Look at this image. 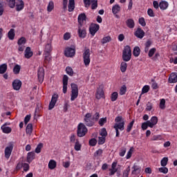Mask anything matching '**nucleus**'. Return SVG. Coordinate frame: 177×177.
<instances>
[{
  "label": "nucleus",
  "mask_w": 177,
  "mask_h": 177,
  "mask_svg": "<svg viewBox=\"0 0 177 177\" xmlns=\"http://www.w3.org/2000/svg\"><path fill=\"white\" fill-rule=\"evenodd\" d=\"M26 42H27L26 37H22L18 39L17 44L18 45H26Z\"/></svg>",
  "instance_id": "de8ad7c7"
},
{
  "label": "nucleus",
  "mask_w": 177,
  "mask_h": 177,
  "mask_svg": "<svg viewBox=\"0 0 177 177\" xmlns=\"http://www.w3.org/2000/svg\"><path fill=\"white\" fill-rule=\"evenodd\" d=\"M1 130L3 133H10L12 132V128L9 127L1 126Z\"/></svg>",
  "instance_id": "4c0bfd02"
},
{
  "label": "nucleus",
  "mask_w": 177,
  "mask_h": 177,
  "mask_svg": "<svg viewBox=\"0 0 177 177\" xmlns=\"http://www.w3.org/2000/svg\"><path fill=\"white\" fill-rule=\"evenodd\" d=\"M22 82L20 80L16 79L12 82L13 89H20L21 88Z\"/></svg>",
  "instance_id": "f3484780"
},
{
  "label": "nucleus",
  "mask_w": 177,
  "mask_h": 177,
  "mask_svg": "<svg viewBox=\"0 0 177 177\" xmlns=\"http://www.w3.org/2000/svg\"><path fill=\"white\" fill-rule=\"evenodd\" d=\"M132 57V50H131V46H126L122 53V59L124 62H129Z\"/></svg>",
  "instance_id": "f03ea898"
},
{
  "label": "nucleus",
  "mask_w": 177,
  "mask_h": 177,
  "mask_svg": "<svg viewBox=\"0 0 177 177\" xmlns=\"http://www.w3.org/2000/svg\"><path fill=\"white\" fill-rule=\"evenodd\" d=\"M167 164H168V158L165 157L160 161V165L162 167H167Z\"/></svg>",
  "instance_id": "8fccbe9b"
},
{
  "label": "nucleus",
  "mask_w": 177,
  "mask_h": 177,
  "mask_svg": "<svg viewBox=\"0 0 177 177\" xmlns=\"http://www.w3.org/2000/svg\"><path fill=\"white\" fill-rule=\"evenodd\" d=\"M8 6L11 9H14V8L16 6V0H6Z\"/></svg>",
  "instance_id": "72a5a7b5"
},
{
  "label": "nucleus",
  "mask_w": 177,
  "mask_h": 177,
  "mask_svg": "<svg viewBox=\"0 0 177 177\" xmlns=\"http://www.w3.org/2000/svg\"><path fill=\"white\" fill-rule=\"evenodd\" d=\"M57 99H59V95L57 93H54L52 96L51 100L48 105V110H52L56 106V103H57Z\"/></svg>",
  "instance_id": "0eeeda50"
},
{
  "label": "nucleus",
  "mask_w": 177,
  "mask_h": 177,
  "mask_svg": "<svg viewBox=\"0 0 177 177\" xmlns=\"http://www.w3.org/2000/svg\"><path fill=\"white\" fill-rule=\"evenodd\" d=\"M132 153H133V147H131L129 150L127 155L126 156L127 160H129L132 157Z\"/></svg>",
  "instance_id": "603ef678"
},
{
  "label": "nucleus",
  "mask_w": 177,
  "mask_h": 177,
  "mask_svg": "<svg viewBox=\"0 0 177 177\" xmlns=\"http://www.w3.org/2000/svg\"><path fill=\"white\" fill-rule=\"evenodd\" d=\"M133 124H135V119H133L127 126V132L129 133L132 130L133 127Z\"/></svg>",
  "instance_id": "49530a36"
},
{
  "label": "nucleus",
  "mask_w": 177,
  "mask_h": 177,
  "mask_svg": "<svg viewBox=\"0 0 177 177\" xmlns=\"http://www.w3.org/2000/svg\"><path fill=\"white\" fill-rule=\"evenodd\" d=\"M83 62L86 67L91 64V50L89 48H86L83 52Z\"/></svg>",
  "instance_id": "20e7f679"
},
{
  "label": "nucleus",
  "mask_w": 177,
  "mask_h": 177,
  "mask_svg": "<svg viewBox=\"0 0 177 177\" xmlns=\"http://www.w3.org/2000/svg\"><path fill=\"white\" fill-rule=\"evenodd\" d=\"M15 7L17 12L23 10L24 9V1L23 0H17V2H15Z\"/></svg>",
  "instance_id": "f8f14e48"
},
{
  "label": "nucleus",
  "mask_w": 177,
  "mask_h": 177,
  "mask_svg": "<svg viewBox=\"0 0 177 177\" xmlns=\"http://www.w3.org/2000/svg\"><path fill=\"white\" fill-rule=\"evenodd\" d=\"M169 84H175L177 82V74L176 73H171L169 77Z\"/></svg>",
  "instance_id": "5701e85b"
},
{
  "label": "nucleus",
  "mask_w": 177,
  "mask_h": 177,
  "mask_svg": "<svg viewBox=\"0 0 177 177\" xmlns=\"http://www.w3.org/2000/svg\"><path fill=\"white\" fill-rule=\"evenodd\" d=\"M121 10V6L118 4H115L112 7V13L117 15Z\"/></svg>",
  "instance_id": "a878e982"
},
{
  "label": "nucleus",
  "mask_w": 177,
  "mask_h": 177,
  "mask_svg": "<svg viewBox=\"0 0 177 177\" xmlns=\"http://www.w3.org/2000/svg\"><path fill=\"white\" fill-rule=\"evenodd\" d=\"M149 127H150V124L149 123L148 121H147L142 124L141 128H142V131H146V129H147V128H149Z\"/></svg>",
  "instance_id": "3c124183"
},
{
  "label": "nucleus",
  "mask_w": 177,
  "mask_h": 177,
  "mask_svg": "<svg viewBox=\"0 0 177 177\" xmlns=\"http://www.w3.org/2000/svg\"><path fill=\"white\" fill-rule=\"evenodd\" d=\"M22 167H24V171L27 172L30 169V165L28 163H23Z\"/></svg>",
  "instance_id": "774afa93"
},
{
  "label": "nucleus",
  "mask_w": 177,
  "mask_h": 177,
  "mask_svg": "<svg viewBox=\"0 0 177 177\" xmlns=\"http://www.w3.org/2000/svg\"><path fill=\"white\" fill-rule=\"evenodd\" d=\"M95 99L100 100V99H104V91L103 89H98L95 93Z\"/></svg>",
  "instance_id": "2eb2a0df"
},
{
  "label": "nucleus",
  "mask_w": 177,
  "mask_h": 177,
  "mask_svg": "<svg viewBox=\"0 0 177 177\" xmlns=\"http://www.w3.org/2000/svg\"><path fill=\"white\" fill-rule=\"evenodd\" d=\"M41 109H42V105L41 103L38 102L36 104V109L34 113V118L37 119V117H39V112L41 111Z\"/></svg>",
  "instance_id": "a211bd4d"
},
{
  "label": "nucleus",
  "mask_w": 177,
  "mask_h": 177,
  "mask_svg": "<svg viewBox=\"0 0 177 177\" xmlns=\"http://www.w3.org/2000/svg\"><path fill=\"white\" fill-rule=\"evenodd\" d=\"M151 88L152 89H158V84H157V82H156V81L154 80V79L151 80Z\"/></svg>",
  "instance_id": "6e6d98bb"
},
{
  "label": "nucleus",
  "mask_w": 177,
  "mask_h": 177,
  "mask_svg": "<svg viewBox=\"0 0 177 177\" xmlns=\"http://www.w3.org/2000/svg\"><path fill=\"white\" fill-rule=\"evenodd\" d=\"M91 9L95 10L97 8V0H91Z\"/></svg>",
  "instance_id": "09e8293b"
},
{
  "label": "nucleus",
  "mask_w": 177,
  "mask_h": 177,
  "mask_svg": "<svg viewBox=\"0 0 177 177\" xmlns=\"http://www.w3.org/2000/svg\"><path fill=\"white\" fill-rule=\"evenodd\" d=\"M63 89H67V85L68 84V76L64 75L63 76Z\"/></svg>",
  "instance_id": "7c9ffc66"
},
{
  "label": "nucleus",
  "mask_w": 177,
  "mask_h": 177,
  "mask_svg": "<svg viewBox=\"0 0 177 177\" xmlns=\"http://www.w3.org/2000/svg\"><path fill=\"white\" fill-rule=\"evenodd\" d=\"M64 55L66 57H74L75 56V46L67 47L64 51Z\"/></svg>",
  "instance_id": "39448f33"
},
{
  "label": "nucleus",
  "mask_w": 177,
  "mask_h": 177,
  "mask_svg": "<svg viewBox=\"0 0 177 177\" xmlns=\"http://www.w3.org/2000/svg\"><path fill=\"white\" fill-rule=\"evenodd\" d=\"M88 132V129L83 123H80L77 127V135L79 138H84Z\"/></svg>",
  "instance_id": "7ed1b4c3"
},
{
  "label": "nucleus",
  "mask_w": 177,
  "mask_h": 177,
  "mask_svg": "<svg viewBox=\"0 0 177 177\" xmlns=\"http://www.w3.org/2000/svg\"><path fill=\"white\" fill-rule=\"evenodd\" d=\"M32 55H34V53L31 50L30 47H26L25 50V54H24V57L26 59H30V57H32Z\"/></svg>",
  "instance_id": "6ab92c4d"
},
{
  "label": "nucleus",
  "mask_w": 177,
  "mask_h": 177,
  "mask_svg": "<svg viewBox=\"0 0 177 177\" xmlns=\"http://www.w3.org/2000/svg\"><path fill=\"white\" fill-rule=\"evenodd\" d=\"M135 37L142 39L145 37V31L140 28H138L137 30L134 33Z\"/></svg>",
  "instance_id": "4468645a"
},
{
  "label": "nucleus",
  "mask_w": 177,
  "mask_h": 177,
  "mask_svg": "<svg viewBox=\"0 0 177 177\" xmlns=\"http://www.w3.org/2000/svg\"><path fill=\"white\" fill-rule=\"evenodd\" d=\"M109 176H113L115 175L116 172L118 171V169L117 168V162H113L111 165V168L109 169Z\"/></svg>",
  "instance_id": "ddd939ff"
},
{
  "label": "nucleus",
  "mask_w": 177,
  "mask_h": 177,
  "mask_svg": "<svg viewBox=\"0 0 177 177\" xmlns=\"http://www.w3.org/2000/svg\"><path fill=\"white\" fill-rule=\"evenodd\" d=\"M75 150H76V151H80V150H81V144H80V141H78V140H76Z\"/></svg>",
  "instance_id": "864d4df0"
},
{
  "label": "nucleus",
  "mask_w": 177,
  "mask_h": 177,
  "mask_svg": "<svg viewBox=\"0 0 177 177\" xmlns=\"http://www.w3.org/2000/svg\"><path fill=\"white\" fill-rule=\"evenodd\" d=\"M71 96V102H74L78 97V89H72Z\"/></svg>",
  "instance_id": "393cba45"
},
{
  "label": "nucleus",
  "mask_w": 177,
  "mask_h": 177,
  "mask_svg": "<svg viewBox=\"0 0 177 177\" xmlns=\"http://www.w3.org/2000/svg\"><path fill=\"white\" fill-rule=\"evenodd\" d=\"M115 122L116 123L114 124L113 128L116 132V138H118L120 136V131H124V129L125 122L122 120V116H118L115 119Z\"/></svg>",
  "instance_id": "f257e3e1"
},
{
  "label": "nucleus",
  "mask_w": 177,
  "mask_h": 177,
  "mask_svg": "<svg viewBox=\"0 0 177 177\" xmlns=\"http://www.w3.org/2000/svg\"><path fill=\"white\" fill-rule=\"evenodd\" d=\"M133 171H131V175H139L140 174L142 169L138 165L134 164L132 167Z\"/></svg>",
  "instance_id": "dca6fc26"
},
{
  "label": "nucleus",
  "mask_w": 177,
  "mask_h": 177,
  "mask_svg": "<svg viewBox=\"0 0 177 177\" xmlns=\"http://www.w3.org/2000/svg\"><path fill=\"white\" fill-rule=\"evenodd\" d=\"M35 158V152H28L26 158V161L29 164Z\"/></svg>",
  "instance_id": "b1692460"
},
{
  "label": "nucleus",
  "mask_w": 177,
  "mask_h": 177,
  "mask_svg": "<svg viewBox=\"0 0 177 177\" xmlns=\"http://www.w3.org/2000/svg\"><path fill=\"white\" fill-rule=\"evenodd\" d=\"M68 3V0H63L62 5H63V9L66 12L67 10V5Z\"/></svg>",
  "instance_id": "338daca9"
},
{
  "label": "nucleus",
  "mask_w": 177,
  "mask_h": 177,
  "mask_svg": "<svg viewBox=\"0 0 177 177\" xmlns=\"http://www.w3.org/2000/svg\"><path fill=\"white\" fill-rule=\"evenodd\" d=\"M21 68V66H20V65L16 64L13 68L14 74H19Z\"/></svg>",
  "instance_id": "a19ab883"
},
{
  "label": "nucleus",
  "mask_w": 177,
  "mask_h": 177,
  "mask_svg": "<svg viewBox=\"0 0 177 177\" xmlns=\"http://www.w3.org/2000/svg\"><path fill=\"white\" fill-rule=\"evenodd\" d=\"M96 143H97V140L95 138H92L89 140V145L90 146H96Z\"/></svg>",
  "instance_id": "69168bd1"
},
{
  "label": "nucleus",
  "mask_w": 177,
  "mask_h": 177,
  "mask_svg": "<svg viewBox=\"0 0 177 177\" xmlns=\"http://www.w3.org/2000/svg\"><path fill=\"white\" fill-rule=\"evenodd\" d=\"M15 35L16 34L15 33V29L11 28L8 33V39H10V41H13Z\"/></svg>",
  "instance_id": "c85d7f7f"
},
{
  "label": "nucleus",
  "mask_w": 177,
  "mask_h": 177,
  "mask_svg": "<svg viewBox=\"0 0 177 177\" xmlns=\"http://www.w3.org/2000/svg\"><path fill=\"white\" fill-rule=\"evenodd\" d=\"M57 165V163L56 162V160H50L48 162V168L49 169H55Z\"/></svg>",
  "instance_id": "c756f323"
},
{
  "label": "nucleus",
  "mask_w": 177,
  "mask_h": 177,
  "mask_svg": "<svg viewBox=\"0 0 177 177\" xmlns=\"http://www.w3.org/2000/svg\"><path fill=\"white\" fill-rule=\"evenodd\" d=\"M12 151H13V143L10 142L9 146L6 147L4 151L5 158L9 160L10 156H12Z\"/></svg>",
  "instance_id": "9d476101"
},
{
  "label": "nucleus",
  "mask_w": 177,
  "mask_h": 177,
  "mask_svg": "<svg viewBox=\"0 0 177 177\" xmlns=\"http://www.w3.org/2000/svg\"><path fill=\"white\" fill-rule=\"evenodd\" d=\"M102 154H103V150L102 149H100L95 152L94 157H100V156H101Z\"/></svg>",
  "instance_id": "e2e57ef3"
},
{
  "label": "nucleus",
  "mask_w": 177,
  "mask_h": 177,
  "mask_svg": "<svg viewBox=\"0 0 177 177\" xmlns=\"http://www.w3.org/2000/svg\"><path fill=\"white\" fill-rule=\"evenodd\" d=\"M117 99H118V93L113 92L111 95V102H115V100H117Z\"/></svg>",
  "instance_id": "c03bdc74"
},
{
  "label": "nucleus",
  "mask_w": 177,
  "mask_h": 177,
  "mask_svg": "<svg viewBox=\"0 0 177 177\" xmlns=\"http://www.w3.org/2000/svg\"><path fill=\"white\" fill-rule=\"evenodd\" d=\"M37 78L39 82L42 84L45 78V69L43 67H39L37 71Z\"/></svg>",
  "instance_id": "6e6552de"
},
{
  "label": "nucleus",
  "mask_w": 177,
  "mask_h": 177,
  "mask_svg": "<svg viewBox=\"0 0 177 177\" xmlns=\"http://www.w3.org/2000/svg\"><path fill=\"white\" fill-rule=\"evenodd\" d=\"M44 147V144L43 143H39L35 149V153L39 154V153H41V149Z\"/></svg>",
  "instance_id": "79ce46f5"
},
{
  "label": "nucleus",
  "mask_w": 177,
  "mask_h": 177,
  "mask_svg": "<svg viewBox=\"0 0 177 177\" xmlns=\"http://www.w3.org/2000/svg\"><path fill=\"white\" fill-rule=\"evenodd\" d=\"M100 26L97 24H91L89 26V32L92 37H95L97 30H100Z\"/></svg>",
  "instance_id": "1a4fd4ad"
},
{
  "label": "nucleus",
  "mask_w": 177,
  "mask_h": 177,
  "mask_svg": "<svg viewBox=\"0 0 177 177\" xmlns=\"http://www.w3.org/2000/svg\"><path fill=\"white\" fill-rule=\"evenodd\" d=\"M77 34L79 38H86V28L82 27V25L78 26Z\"/></svg>",
  "instance_id": "9b49d317"
},
{
  "label": "nucleus",
  "mask_w": 177,
  "mask_h": 177,
  "mask_svg": "<svg viewBox=\"0 0 177 177\" xmlns=\"http://www.w3.org/2000/svg\"><path fill=\"white\" fill-rule=\"evenodd\" d=\"M160 109H161V110H164V109H165V99L160 100Z\"/></svg>",
  "instance_id": "052dcab7"
},
{
  "label": "nucleus",
  "mask_w": 177,
  "mask_h": 177,
  "mask_svg": "<svg viewBox=\"0 0 177 177\" xmlns=\"http://www.w3.org/2000/svg\"><path fill=\"white\" fill-rule=\"evenodd\" d=\"M84 122L86 127H93L95 122H93V118H92V114L86 113L84 116Z\"/></svg>",
  "instance_id": "423d86ee"
},
{
  "label": "nucleus",
  "mask_w": 177,
  "mask_h": 177,
  "mask_svg": "<svg viewBox=\"0 0 177 177\" xmlns=\"http://www.w3.org/2000/svg\"><path fill=\"white\" fill-rule=\"evenodd\" d=\"M128 67V64L125 62H122L120 64V71L122 73H125L127 71V68Z\"/></svg>",
  "instance_id": "c9c22d12"
},
{
  "label": "nucleus",
  "mask_w": 177,
  "mask_h": 177,
  "mask_svg": "<svg viewBox=\"0 0 177 177\" xmlns=\"http://www.w3.org/2000/svg\"><path fill=\"white\" fill-rule=\"evenodd\" d=\"M50 52H52V44L48 43L46 45L44 53H50Z\"/></svg>",
  "instance_id": "58836bf2"
},
{
  "label": "nucleus",
  "mask_w": 177,
  "mask_h": 177,
  "mask_svg": "<svg viewBox=\"0 0 177 177\" xmlns=\"http://www.w3.org/2000/svg\"><path fill=\"white\" fill-rule=\"evenodd\" d=\"M55 8V3L53 1H50L47 7V12H52V10Z\"/></svg>",
  "instance_id": "a18cd8bd"
},
{
  "label": "nucleus",
  "mask_w": 177,
  "mask_h": 177,
  "mask_svg": "<svg viewBox=\"0 0 177 177\" xmlns=\"http://www.w3.org/2000/svg\"><path fill=\"white\" fill-rule=\"evenodd\" d=\"M111 41V37L110 36H106L103 37V39L101 41V43L104 45V44H107V42H110Z\"/></svg>",
  "instance_id": "37998d69"
},
{
  "label": "nucleus",
  "mask_w": 177,
  "mask_h": 177,
  "mask_svg": "<svg viewBox=\"0 0 177 177\" xmlns=\"http://www.w3.org/2000/svg\"><path fill=\"white\" fill-rule=\"evenodd\" d=\"M156 48L150 49L148 54L149 57H153V55H154V53H156Z\"/></svg>",
  "instance_id": "680f3d73"
},
{
  "label": "nucleus",
  "mask_w": 177,
  "mask_h": 177,
  "mask_svg": "<svg viewBox=\"0 0 177 177\" xmlns=\"http://www.w3.org/2000/svg\"><path fill=\"white\" fill-rule=\"evenodd\" d=\"M138 23L139 24H140V26H142V27H146V21H145V18H140L138 20Z\"/></svg>",
  "instance_id": "5fc2aeb1"
},
{
  "label": "nucleus",
  "mask_w": 177,
  "mask_h": 177,
  "mask_svg": "<svg viewBox=\"0 0 177 177\" xmlns=\"http://www.w3.org/2000/svg\"><path fill=\"white\" fill-rule=\"evenodd\" d=\"M8 70V64H2L0 65V74H5Z\"/></svg>",
  "instance_id": "473e14b6"
},
{
  "label": "nucleus",
  "mask_w": 177,
  "mask_h": 177,
  "mask_svg": "<svg viewBox=\"0 0 177 177\" xmlns=\"http://www.w3.org/2000/svg\"><path fill=\"white\" fill-rule=\"evenodd\" d=\"M26 132L27 135H31V133H32V124L31 123L28 124L26 129Z\"/></svg>",
  "instance_id": "f704fd0d"
},
{
  "label": "nucleus",
  "mask_w": 177,
  "mask_h": 177,
  "mask_svg": "<svg viewBox=\"0 0 177 177\" xmlns=\"http://www.w3.org/2000/svg\"><path fill=\"white\" fill-rule=\"evenodd\" d=\"M98 139V145H104L106 142V137H99Z\"/></svg>",
  "instance_id": "13d9d810"
},
{
  "label": "nucleus",
  "mask_w": 177,
  "mask_h": 177,
  "mask_svg": "<svg viewBox=\"0 0 177 177\" xmlns=\"http://www.w3.org/2000/svg\"><path fill=\"white\" fill-rule=\"evenodd\" d=\"M168 2L165 1H162L159 3V8L161 9V10H165L168 8Z\"/></svg>",
  "instance_id": "cd10ccee"
},
{
  "label": "nucleus",
  "mask_w": 177,
  "mask_h": 177,
  "mask_svg": "<svg viewBox=\"0 0 177 177\" xmlns=\"http://www.w3.org/2000/svg\"><path fill=\"white\" fill-rule=\"evenodd\" d=\"M106 122H107V118H103L100 119L99 124L101 127H103V125H104Z\"/></svg>",
  "instance_id": "bf43d9fd"
},
{
  "label": "nucleus",
  "mask_w": 177,
  "mask_h": 177,
  "mask_svg": "<svg viewBox=\"0 0 177 177\" xmlns=\"http://www.w3.org/2000/svg\"><path fill=\"white\" fill-rule=\"evenodd\" d=\"M149 124V128H153L154 125H157V122H158V118L156 116H153L150 120H148Z\"/></svg>",
  "instance_id": "aec40b11"
},
{
  "label": "nucleus",
  "mask_w": 177,
  "mask_h": 177,
  "mask_svg": "<svg viewBox=\"0 0 177 177\" xmlns=\"http://www.w3.org/2000/svg\"><path fill=\"white\" fill-rule=\"evenodd\" d=\"M133 55L135 57H139V55H140V48H139V46L134 47Z\"/></svg>",
  "instance_id": "2f4dec72"
},
{
  "label": "nucleus",
  "mask_w": 177,
  "mask_h": 177,
  "mask_svg": "<svg viewBox=\"0 0 177 177\" xmlns=\"http://www.w3.org/2000/svg\"><path fill=\"white\" fill-rule=\"evenodd\" d=\"M77 20H78L79 26H82L84 21H86V15H85V13H82L79 15Z\"/></svg>",
  "instance_id": "412c9836"
},
{
  "label": "nucleus",
  "mask_w": 177,
  "mask_h": 177,
  "mask_svg": "<svg viewBox=\"0 0 177 177\" xmlns=\"http://www.w3.org/2000/svg\"><path fill=\"white\" fill-rule=\"evenodd\" d=\"M66 73L69 77H73V75H74V71L73 70V68L70 66L66 68Z\"/></svg>",
  "instance_id": "e433bc0d"
},
{
  "label": "nucleus",
  "mask_w": 177,
  "mask_h": 177,
  "mask_svg": "<svg viewBox=\"0 0 177 177\" xmlns=\"http://www.w3.org/2000/svg\"><path fill=\"white\" fill-rule=\"evenodd\" d=\"M129 172H131V166H128L127 169H125L122 173V177L129 176Z\"/></svg>",
  "instance_id": "ea45409f"
},
{
  "label": "nucleus",
  "mask_w": 177,
  "mask_h": 177,
  "mask_svg": "<svg viewBox=\"0 0 177 177\" xmlns=\"http://www.w3.org/2000/svg\"><path fill=\"white\" fill-rule=\"evenodd\" d=\"M100 135L104 138H106V136H107V131L106 130V128H103L101 129Z\"/></svg>",
  "instance_id": "4d7b16f0"
},
{
  "label": "nucleus",
  "mask_w": 177,
  "mask_h": 177,
  "mask_svg": "<svg viewBox=\"0 0 177 177\" xmlns=\"http://www.w3.org/2000/svg\"><path fill=\"white\" fill-rule=\"evenodd\" d=\"M159 172H161L162 174H168V169L165 167V166L162 167H160Z\"/></svg>",
  "instance_id": "0e129e2a"
},
{
  "label": "nucleus",
  "mask_w": 177,
  "mask_h": 177,
  "mask_svg": "<svg viewBox=\"0 0 177 177\" xmlns=\"http://www.w3.org/2000/svg\"><path fill=\"white\" fill-rule=\"evenodd\" d=\"M126 24L129 28H133L135 27V21L132 19H129L127 20Z\"/></svg>",
  "instance_id": "bb28decb"
},
{
  "label": "nucleus",
  "mask_w": 177,
  "mask_h": 177,
  "mask_svg": "<svg viewBox=\"0 0 177 177\" xmlns=\"http://www.w3.org/2000/svg\"><path fill=\"white\" fill-rule=\"evenodd\" d=\"M74 9H75V0H69L68 5V12H74Z\"/></svg>",
  "instance_id": "4be33fe9"
}]
</instances>
